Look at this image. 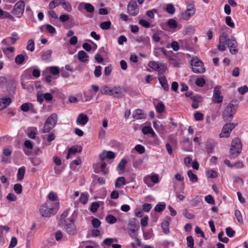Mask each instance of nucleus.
Returning <instances> with one entry per match:
<instances>
[{"mask_svg": "<svg viewBox=\"0 0 248 248\" xmlns=\"http://www.w3.org/2000/svg\"><path fill=\"white\" fill-rule=\"evenodd\" d=\"M233 38H229L228 35L224 32H222L219 36V44L217 45V49L221 51L226 50V46H228L230 42L234 40Z\"/></svg>", "mask_w": 248, "mask_h": 248, "instance_id": "obj_4", "label": "nucleus"}, {"mask_svg": "<svg viewBox=\"0 0 248 248\" xmlns=\"http://www.w3.org/2000/svg\"><path fill=\"white\" fill-rule=\"evenodd\" d=\"M59 208V202L51 203L50 202L47 201L41 205L39 211L42 217H50L56 214Z\"/></svg>", "mask_w": 248, "mask_h": 248, "instance_id": "obj_1", "label": "nucleus"}, {"mask_svg": "<svg viewBox=\"0 0 248 248\" xmlns=\"http://www.w3.org/2000/svg\"><path fill=\"white\" fill-rule=\"evenodd\" d=\"M170 220L171 218L169 216H167L164 218L161 223V227L163 232L166 234H167L170 232L169 226Z\"/></svg>", "mask_w": 248, "mask_h": 248, "instance_id": "obj_14", "label": "nucleus"}, {"mask_svg": "<svg viewBox=\"0 0 248 248\" xmlns=\"http://www.w3.org/2000/svg\"><path fill=\"white\" fill-rule=\"evenodd\" d=\"M161 63L156 62L155 61H151L148 63V65L152 69L157 71L160 68Z\"/></svg>", "mask_w": 248, "mask_h": 248, "instance_id": "obj_30", "label": "nucleus"}, {"mask_svg": "<svg viewBox=\"0 0 248 248\" xmlns=\"http://www.w3.org/2000/svg\"><path fill=\"white\" fill-rule=\"evenodd\" d=\"M106 221L111 224L115 223L117 222V218L111 215H108L106 217Z\"/></svg>", "mask_w": 248, "mask_h": 248, "instance_id": "obj_37", "label": "nucleus"}, {"mask_svg": "<svg viewBox=\"0 0 248 248\" xmlns=\"http://www.w3.org/2000/svg\"><path fill=\"white\" fill-rule=\"evenodd\" d=\"M226 24L232 28H234L235 25L230 16H227L225 18Z\"/></svg>", "mask_w": 248, "mask_h": 248, "instance_id": "obj_49", "label": "nucleus"}, {"mask_svg": "<svg viewBox=\"0 0 248 248\" xmlns=\"http://www.w3.org/2000/svg\"><path fill=\"white\" fill-rule=\"evenodd\" d=\"M229 45L228 47L230 48V52L232 54H236L238 52V49L237 48L238 44L236 41L235 40H232L230 42Z\"/></svg>", "mask_w": 248, "mask_h": 248, "instance_id": "obj_21", "label": "nucleus"}, {"mask_svg": "<svg viewBox=\"0 0 248 248\" xmlns=\"http://www.w3.org/2000/svg\"><path fill=\"white\" fill-rule=\"evenodd\" d=\"M158 79L159 81L160 84H161L162 87L163 89L168 91L169 90V86L168 85L167 80L165 76H159L158 77Z\"/></svg>", "mask_w": 248, "mask_h": 248, "instance_id": "obj_20", "label": "nucleus"}, {"mask_svg": "<svg viewBox=\"0 0 248 248\" xmlns=\"http://www.w3.org/2000/svg\"><path fill=\"white\" fill-rule=\"evenodd\" d=\"M238 92L241 95L244 94L248 92V87L246 85L241 86L238 88Z\"/></svg>", "mask_w": 248, "mask_h": 248, "instance_id": "obj_63", "label": "nucleus"}, {"mask_svg": "<svg viewBox=\"0 0 248 248\" xmlns=\"http://www.w3.org/2000/svg\"><path fill=\"white\" fill-rule=\"evenodd\" d=\"M132 117L136 120L144 119L146 118V114L142 109H137L133 111Z\"/></svg>", "mask_w": 248, "mask_h": 248, "instance_id": "obj_18", "label": "nucleus"}, {"mask_svg": "<svg viewBox=\"0 0 248 248\" xmlns=\"http://www.w3.org/2000/svg\"><path fill=\"white\" fill-rule=\"evenodd\" d=\"M52 99L53 96L50 93L37 94V100L40 104L43 102L44 99L46 101H50Z\"/></svg>", "mask_w": 248, "mask_h": 248, "instance_id": "obj_16", "label": "nucleus"}, {"mask_svg": "<svg viewBox=\"0 0 248 248\" xmlns=\"http://www.w3.org/2000/svg\"><path fill=\"white\" fill-rule=\"evenodd\" d=\"M46 31L50 34H53L56 32L55 28L51 25L46 24Z\"/></svg>", "mask_w": 248, "mask_h": 248, "instance_id": "obj_57", "label": "nucleus"}, {"mask_svg": "<svg viewBox=\"0 0 248 248\" xmlns=\"http://www.w3.org/2000/svg\"><path fill=\"white\" fill-rule=\"evenodd\" d=\"M25 173V168L24 167H20L18 169L17 173V179L18 181L23 180Z\"/></svg>", "mask_w": 248, "mask_h": 248, "instance_id": "obj_27", "label": "nucleus"}, {"mask_svg": "<svg viewBox=\"0 0 248 248\" xmlns=\"http://www.w3.org/2000/svg\"><path fill=\"white\" fill-rule=\"evenodd\" d=\"M234 215L237 220L240 223H243V217L240 211L239 210H235Z\"/></svg>", "mask_w": 248, "mask_h": 248, "instance_id": "obj_51", "label": "nucleus"}, {"mask_svg": "<svg viewBox=\"0 0 248 248\" xmlns=\"http://www.w3.org/2000/svg\"><path fill=\"white\" fill-rule=\"evenodd\" d=\"M93 227L95 229H97L101 225V221L97 218H93L91 221Z\"/></svg>", "mask_w": 248, "mask_h": 248, "instance_id": "obj_46", "label": "nucleus"}, {"mask_svg": "<svg viewBox=\"0 0 248 248\" xmlns=\"http://www.w3.org/2000/svg\"><path fill=\"white\" fill-rule=\"evenodd\" d=\"M235 127V124L233 123H229L225 124L222 129V133L219 134V137L228 138L229 137L230 133Z\"/></svg>", "mask_w": 248, "mask_h": 248, "instance_id": "obj_11", "label": "nucleus"}, {"mask_svg": "<svg viewBox=\"0 0 248 248\" xmlns=\"http://www.w3.org/2000/svg\"><path fill=\"white\" fill-rule=\"evenodd\" d=\"M166 11L168 13L172 15L174 13L175 9L173 4L170 3L167 5Z\"/></svg>", "mask_w": 248, "mask_h": 248, "instance_id": "obj_53", "label": "nucleus"}, {"mask_svg": "<svg viewBox=\"0 0 248 248\" xmlns=\"http://www.w3.org/2000/svg\"><path fill=\"white\" fill-rule=\"evenodd\" d=\"M196 9L194 4H189L186 9L181 14V18L185 20H189L195 14Z\"/></svg>", "mask_w": 248, "mask_h": 248, "instance_id": "obj_8", "label": "nucleus"}, {"mask_svg": "<svg viewBox=\"0 0 248 248\" xmlns=\"http://www.w3.org/2000/svg\"><path fill=\"white\" fill-rule=\"evenodd\" d=\"M111 23L109 21H104L101 23L100 25V28L104 30H107L110 28Z\"/></svg>", "mask_w": 248, "mask_h": 248, "instance_id": "obj_38", "label": "nucleus"}, {"mask_svg": "<svg viewBox=\"0 0 248 248\" xmlns=\"http://www.w3.org/2000/svg\"><path fill=\"white\" fill-rule=\"evenodd\" d=\"M25 58L23 55L19 54L17 55L15 58V62L19 65H21L24 63Z\"/></svg>", "mask_w": 248, "mask_h": 248, "instance_id": "obj_36", "label": "nucleus"}, {"mask_svg": "<svg viewBox=\"0 0 248 248\" xmlns=\"http://www.w3.org/2000/svg\"><path fill=\"white\" fill-rule=\"evenodd\" d=\"M167 24L170 28L172 29H175L177 27V23L174 19H170L167 22Z\"/></svg>", "mask_w": 248, "mask_h": 248, "instance_id": "obj_44", "label": "nucleus"}, {"mask_svg": "<svg viewBox=\"0 0 248 248\" xmlns=\"http://www.w3.org/2000/svg\"><path fill=\"white\" fill-rule=\"evenodd\" d=\"M155 109L157 112L159 113H162L165 109V105L162 102H159L155 106Z\"/></svg>", "mask_w": 248, "mask_h": 248, "instance_id": "obj_35", "label": "nucleus"}, {"mask_svg": "<svg viewBox=\"0 0 248 248\" xmlns=\"http://www.w3.org/2000/svg\"><path fill=\"white\" fill-rule=\"evenodd\" d=\"M37 129L35 127H30L27 130V134L28 136L32 139H35L36 136L37 134Z\"/></svg>", "mask_w": 248, "mask_h": 248, "instance_id": "obj_23", "label": "nucleus"}, {"mask_svg": "<svg viewBox=\"0 0 248 248\" xmlns=\"http://www.w3.org/2000/svg\"><path fill=\"white\" fill-rule=\"evenodd\" d=\"M19 39V37L18 34L16 33H13L11 34V36L9 37H7L4 39L1 43L3 44L6 46H9L10 45L15 44L16 42Z\"/></svg>", "mask_w": 248, "mask_h": 248, "instance_id": "obj_13", "label": "nucleus"}, {"mask_svg": "<svg viewBox=\"0 0 248 248\" xmlns=\"http://www.w3.org/2000/svg\"><path fill=\"white\" fill-rule=\"evenodd\" d=\"M183 213L184 216L188 219H193L195 218V216L189 213L188 210L186 208L184 209Z\"/></svg>", "mask_w": 248, "mask_h": 248, "instance_id": "obj_42", "label": "nucleus"}, {"mask_svg": "<svg viewBox=\"0 0 248 248\" xmlns=\"http://www.w3.org/2000/svg\"><path fill=\"white\" fill-rule=\"evenodd\" d=\"M153 127L156 131L162 130L163 127L158 121H155L153 122Z\"/></svg>", "mask_w": 248, "mask_h": 248, "instance_id": "obj_61", "label": "nucleus"}, {"mask_svg": "<svg viewBox=\"0 0 248 248\" xmlns=\"http://www.w3.org/2000/svg\"><path fill=\"white\" fill-rule=\"evenodd\" d=\"M11 99L10 97H2L0 98V110L7 108L11 103Z\"/></svg>", "mask_w": 248, "mask_h": 248, "instance_id": "obj_19", "label": "nucleus"}, {"mask_svg": "<svg viewBox=\"0 0 248 248\" xmlns=\"http://www.w3.org/2000/svg\"><path fill=\"white\" fill-rule=\"evenodd\" d=\"M127 163V161L125 159L121 160L118 165V168L121 170H123L125 169V166Z\"/></svg>", "mask_w": 248, "mask_h": 248, "instance_id": "obj_59", "label": "nucleus"}, {"mask_svg": "<svg viewBox=\"0 0 248 248\" xmlns=\"http://www.w3.org/2000/svg\"><path fill=\"white\" fill-rule=\"evenodd\" d=\"M167 69V67L165 66L164 64L161 63L160 68L157 71L158 72V77L159 76H163V74L166 71Z\"/></svg>", "mask_w": 248, "mask_h": 248, "instance_id": "obj_60", "label": "nucleus"}, {"mask_svg": "<svg viewBox=\"0 0 248 248\" xmlns=\"http://www.w3.org/2000/svg\"><path fill=\"white\" fill-rule=\"evenodd\" d=\"M127 12L132 16H136L139 13V8L135 0L130 1L127 5Z\"/></svg>", "mask_w": 248, "mask_h": 248, "instance_id": "obj_10", "label": "nucleus"}, {"mask_svg": "<svg viewBox=\"0 0 248 248\" xmlns=\"http://www.w3.org/2000/svg\"><path fill=\"white\" fill-rule=\"evenodd\" d=\"M139 227L140 225L139 221L137 219L133 218L129 220L127 226V228L139 229Z\"/></svg>", "mask_w": 248, "mask_h": 248, "instance_id": "obj_22", "label": "nucleus"}, {"mask_svg": "<svg viewBox=\"0 0 248 248\" xmlns=\"http://www.w3.org/2000/svg\"><path fill=\"white\" fill-rule=\"evenodd\" d=\"M242 146L241 140L238 138H234L232 141L230 153L233 157H236L241 153Z\"/></svg>", "mask_w": 248, "mask_h": 248, "instance_id": "obj_3", "label": "nucleus"}, {"mask_svg": "<svg viewBox=\"0 0 248 248\" xmlns=\"http://www.w3.org/2000/svg\"><path fill=\"white\" fill-rule=\"evenodd\" d=\"M84 9L86 11L89 13H92L94 10V7L91 4L89 3H85L84 5Z\"/></svg>", "mask_w": 248, "mask_h": 248, "instance_id": "obj_64", "label": "nucleus"}, {"mask_svg": "<svg viewBox=\"0 0 248 248\" xmlns=\"http://www.w3.org/2000/svg\"><path fill=\"white\" fill-rule=\"evenodd\" d=\"M187 174L191 182L196 183L198 181L197 175L194 174L191 170H188L187 172Z\"/></svg>", "mask_w": 248, "mask_h": 248, "instance_id": "obj_32", "label": "nucleus"}, {"mask_svg": "<svg viewBox=\"0 0 248 248\" xmlns=\"http://www.w3.org/2000/svg\"><path fill=\"white\" fill-rule=\"evenodd\" d=\"M236 109L233 104L229 103L224 108L222 116L224 121H231L235 114Z\"/></svg>", "mask_w": 248, "mask_h": 248, "instance_id": "obj_6", "label": "nucleus"}, {"mask_svg": "<svg viewBox=\"0 0 248 248\" xmlns=\"http://www.w3.org/2000/svg\"><path fill=\"white\" fill-rule=\"evenodd\" d=\"M102 74V67L100 65L96 66L94 71V74L95 77H99Z\"/></svg>", "mask_w": 248, "mask_h": 248, "instance_id": "obj_55", "label": "nucleus"}, {"mask_svg": "<svg viewBox=\"0 0 248 248\" xmlns=\"http://www.w3.org/2000/svg\"><path fill=\"white\" fill-rule=\"evenodd\" d=\"M221 86H217L214 88L213 101L215 103H221L223 101V97L221 95Z\"/></svg>", "mask_w": 248, "mask_h": 248, "instance_id": "obj_12", "label": "nucleus"}, {"mask_svg": "<svg viewBox=\"0 0 248 248\" xmlns=\"http://www.w3.org/2000/svg\"><path fill=\"white\" fill-rule=\"evenodd\" d=\"M88 116L83 113H81L79 114L76 119L77 124L80 125H86L88 122Z\"/></svg>", "mask_w": 248, "mask_h": 248, "instance_id": "obj_15", "label": "nucleus"}, {"mask_svg": "<svg viewBox=\"0 0 248 248\" xmlns=\"http://www.w3.org/2000/svg\"><path fill=\"white\" fill-rule=\"evenodd\" d=\"M52 51L51 50H47L45 51L41 52V59L45 61H47L51 58Z\"/></svg>", "mask_w": 248, "mask_h": 248, "instance_id": "obj_26", "label": "nucleus"}, {"mask_svg": "<svg viewBox=\"0 0 248 248\" xmlns=\"http://www.w3.org/2000/svg\"><path fill=\"white\" fill-rule=\"evenodd\" d=\"M191 65L193 72L196 73H203L205 69L203 66V62L197 57H193L191 60Z\"/></svg>", "mask_w": 248, "mask_h": 248, "instance_id": "obj_7", "label": "nucleus"}, {"mask_svg": "<svg viewBox=\"0 0 248 248\" xmlns=\"http://www.w3.org/2000/svg\"><path fill=\"white\" fill-rule=\"evenodd\" d=\"M214 149V145L211 142H207L206 144V150L208 154L213 152Z\"/></svg>", "mask_w": 248, "mask_h": 248, "instance_id": "obj_47", "label": "nucleus"}, {"mask_svg": "<svg viewBox=\"0 0 248 248\" xmlns=\"http://www.w3.org/2000/svg\"><path fill=\"white\" fill-rule=\"evenodd\" d=\"M186 244L188 247L194 248V239L191 236L186 237Z\"/></svg>", "mask_w": 248, "mask_h": 248, "instance_id": "obj_48", "label": "nucleus"}, {"mask_svg": "<svg viewBox=\"0 0 248 248\" xmlns=\"http://www.w3.org/2000/svg\"><path fill=\"white\" fill-rule=\"evenodd\" d=\"M35 48L34 46V42L33 40H29L27 43V46H26V49L28 50H30L31 51H34Z\"/></svg>", "mask_w": 248, "mask_h": 248, "instance_id": "obj_41", "label": "nucleus"}, {"mask_svg": "<svg viewBox=\"0 0 248 248\" xmlns=\"http://www.w3.org/2000/svg\"><path fill=\"white\" fill-rule=\"evenodd\" d=\"M14 190L15 192L17 194H20L22 191V186L20 184H16L14 186Z\"/></svg>", "mask_w": 248, "mask_h": 248, "instance_id": "obj_45", "label": "nucleus"}, {"mask_svg": "<svg viewBox=\"0 0 248 248\" xmlns=\"http://www.w3.org/2000/svg\"><path fill=\"white\" fill-rule=\"evenodd\" d=\"M226 233L228 237H232L234 235L235 232L231 227H227L226 229Z\"/></svg>", "mask_w": 248, "mask_h": 248, "instance_id": "obj_62", "label": "nucleus"}, {"mask_svg": "<svg viewBox=\"0 0 248 248\" xmlns=\"http://www.w3.org/2000/svg\"><path fill=\"white\" fill-rule=\"evenodd\" d=\"M64 229L68 234L74 235L76 233V226L73 218H71L66 222H64Z\"/></svg>", "mask_w": 248, "mask_h": 248, "instance_id": "obj_9", "label": "nucleus"}, {"mask_svg": "<svg viewBox=\"0 0 248 248\" xmlns=\"http://www.w3.org/2000/svg\"><path fill=\"white\" fill-rule=\"evenodd\" d=\"M62 7L66 10L67 12H71L72 10V7L70 3L68 2H62Z\"/></svg>", "mask_w": 248, "mask_h": 248, "instance_id": "obj_58", "label": "nucleus"}, {"mask_svg": "<svg viewBox=\"0 0 248 248\" xmlns=\"http://www.w3.org/2000/svg\"><path fill=\"white\" fill-rule=\"evenodd\" d=\"M58 120V116L55 113L50 115L46 120L43 128V133H49L55 127Z\"/></svg>", "mask_w": 248, "mask_h": 248, "instance_id": "obj_2", "label": "nucleus"}, {"mask_svg": "<svg viewBox=\"0 0 248 248\" xmlns=\"http://www.w3.org/2000/svg\"><path fill=\"white\" fill-rule=\"evenodd\" d=\"M110 94L115 97H118L121 94V89L120 88L114 87L109 91Z\"/></svg>", "mask_w": 248, "mask_h": 248, "instance_id": "obj_34", "label": "nucleus"}, {"mask_svg": "<svg viewBox=\"0 0 248 248\" xmlns=\"http://www.w3.org/2000/svg\"><path fill=\"white\" fill-rule=\"evenodd\" d=\"M68 215V210H66L61 215V216L59 218V225H60L63 226V222H66V221L68 220V219H67V220L65 219V218L67 217Z\"/></svg>", "mask_w": 248, "mask_h": 248, "instance_id": "obj_28", "label": "nucleus"}, {"mask_svg": "<svg viewBox=\"0 0 248 248\" xmlns=\"http://www.w3.org/2000/svg\"><path fill=\"white\" fill-rule=\"evenodd\" d=\"M207 177L210 178H215L217 177V173L213 170H209L206 173Z\"/></svg>", "mask_w": 248, "mask_h": 248, "instance_id": "obj_50", "label": "nucleus"}, {"mask_svg": "<svg viewBox=\"0 0 248 248\" xmlns=\"http://www.w3.org/2000/svg\"><path fill=\"white\" fill-rule=\"evenodd\" d=\"M81 151V147L78 146H73L68 150V153L66 156V159H69L71 157L75 155Z\"/></svg>", "mask_w": 248, "mask_h": 248, "instance_id": "obj_17", "label": "nucleus"}, {"mask_svg": "<svg viewBox=\"0 0 248 248\" xmlns=\"http://www.w3.org/2000/svg\"><path fill=\"white\" fill-rule=\"evenodd\" d=\"M63 0H52L48 5V8L49 9H53L57 6L61 5L62 1Z\"/></svg>", "mask_w": 248, "mask_h": 248, "instance_id": "obj_31", "label": "nucleus"}, {"mask_svg": "<svg viewBox=\"0 0 248 248\" xmlns=\"http://www.w3.org/2000/svg\"><path fill=\"white\" fill-rule=\"evenodd\" d=\"M2 16H3V18L9 19L12 21H16L15 17L8 12L4 11V15Z\"/></svg>", "mask_w": 248, "mask_h": 248, "instance_id": "obj_52", "label": "nucleus"}, {"mask_svg": "<svg viewBox=\"0 0 248 248\" xmlns=\"http://www.w3.org/2000/svg\"><path fill=\"white\" fill-rule=\"evenodd\" d=\"M47 198L50 201L55 202H59L58 198L56 193L51 191L47 195Z\"/></svg>", "mask_w": 248, "mask_h": 248, "instance_id": "obj_33", "label": "nucleus"}, {"mask_svg": "<svg viewBox=\"0 0 248 248\" xmlns=\"http://www.w3.org/2000/svg\"><path fill=\"white\" fill-rule=\"evenodd\" d=\"M166 207V204L165 203H157L155 206L154 210L156 212H162Z\"/></svg>", "mask_w": 248, "mask_h": 248, "instance_id": "obj_39", "label": "nucleus"}, {"mask_svg": "<svg viewBox=\"0 0 248 248\" xmlns=\"http://www.w3.org/2000/svg\"><path fill=\"white\" fill-rule=\"evenodd\" d=\"M201 99V97L199 95H197L195 96H193L192 97V100L193 101V103L192 104V107L194 109H196L199 107V102L200 100Z\"/></svg>", "mask_w": 248, "mask_h": 248, "instance_id": "obj_29", "label": "nucleus"}, {"mask_svg": "<svg viewBox=\"0 0 248 248\" xmlns=\"http://www.w3.org/2000/svg\"><path fill=\"white\" fill-rule=\"evenodd\" d=\"M88 200V197L86 194L82 193L78 200L79 202L82 203L83 204H85Z\"/></svg>", "mask_w": 248, "mask_h": 248, "instance_id": "obj_40", "label": "nucleus"}, {"mask_svg": "<svg viewBox=\"0 0 248 248\" xmlns=\"http://www.w3.org/2000/svg\"><path fill=\"white\" fill-rule=\"evenodd\" d=\"M78 59L80 62H85L88 61L89 56L84 51L80 50L78 52Z\"/></svg>", "mask_w": 248, "mask_h": 248, "instance_id": "obj_24", "label": "nucleus"}, {"mask_svg": "<svg viewBox=\"0 0 248 248\" xmlns=\"http://www.w3.org/2000/svg\"><path fill=\"white\" fill-rule=\"evenodd\" d=\"M99 207V204L97 202H93L92 203L90 210L93 213H95L97 212Z\"/></svg>", "mask_w": 248, "mask_h": 248, "instance_id": "obj_43", "label": "nucleus"}, {"mask_svg": "<svg viewBox=\"0 0 248 248\" xmlns=\"http://www.w3.org/2000/svg\"><path fill=\"white\" fill-rule=\"evenodd\" d=\"M135 150L140 154H143L145 151L144 147L140 144L136 145Z\"/></svg>", "mask_w": 248, "mask_h": 248, "instance_id": "obj_56", "label": "nucleus"}, {"mask_svg": "<svg viewBox=\"0 0 248 248\" xmlns=\"http://www.w3.org/2000/svg\"><path fill=\"white\" fill-rule=\"evenodd\" d=\"M125 178L124 177H118L115 182V186L116 188H120L121 186L126 185Z\"/></svg>", "mask_w": 248, "mask_h": 248, "instance_id": "obj_25", "label": "nucleus"}, {"mask_svg": "<svg viewBox=\"0 0 248 248\" xmlns=\"http://www.w3.org/2000/svg\"><path fill=\"white\" fill-rule=\"evenodd\" d=\"M50 73L54 75H57L59 74L60 71L58 67L57 66H51L49 67Z\"/></svg>", "mask_w": 248, "mask_h": 248, "instance_id": "obj_54", "label": "nucleus"}, {"mask_svg": "<svg viewBox=\"0 0 248 248\" xmlns=\"http://www.w3.org/2000/svg\"><path fill=\"white\" fill-rule=\"evenodd\" d=\"M25 7V3L23 0H19L14 5L11 13L17 18H20L22 16Z\"/></svg>", "mask_w": 248, "mask_h": 248, "instance_id": "obj_5", "label": "nucleus"}]
</instances>
